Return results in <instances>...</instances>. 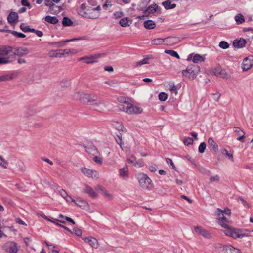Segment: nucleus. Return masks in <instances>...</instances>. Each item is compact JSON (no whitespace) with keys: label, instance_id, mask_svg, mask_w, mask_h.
<instances>
[{"label":"nucleus","instance_id":"obj_1","mask_svg":"<svg viewBox=\"0 0 253 253\" xmlns=\"http://www.w3.org/2000/svg\"><path fill=\"white\" fill-rule=\"evenodd\" d=\"M87 99L86 101V105L90 106L94 110L102 112L106 107L105 101L98 98L97 96L90 94Z\"/></svg>","mask_w":253,"mask_h":253},{"label":"nucleus","instance_id":"obj_2","mask_svg":"<svg viewBox=\"0 0 253 253\" xmlns=\"http://www.w3.org/2000/svg\"><path fill=\"white\" fill-rule=\"evenodd\" d=\"M135 177L142 189L149 190L153 187V182L147 174L144 173H138L135 174Z\"/></svg>","mask_w":253,"mask_h":253},{"label":"nucleus","instance_id":"obj_3","mask_svg":"<svg viewBox=\"0 0 253 253\" xmlns=\"http://www.w3.org/2000/svg\"><path fill=\"white\" fill-rule=\"evenodd\" d=\"M200 71V68L199 66L191 64L188 66L185 70L182 71V74L189 79L193 80L196 78Z\"/></svg>","mask_w":253,"mask_h":253},{"label":"nucleus","instance_id":"obj_4","mask_svg":"<svg viewBox=\"0 0 253 253\" xmlns=\"http://www.w3.org/2000/svg\"><path fill=\"white\" fill-rule=\"evenodd\" d=\"M11 52H12V48L10 46L0 48V65L9 62L8 55Z\"/></svg>","mask_w":253,"mask_h":253},{"label":"nucleus","instance_id":"obj_5","mask_svg":"<svg viewBox=\"0 0 253 253\" xmlns=\"http://www.w3.org/2000/svg\"><path fill=\"white\" fill-rule=\"evenodd\" d=\"M216 215L217 216V218L216 219L217 222L223 228L227 227L228 226V221L224 216L223 211L217 208L216 212Z\"/></svg>","mask_w":253,"mask_h":253},{"label":"nucleus","instance_id":"obj_6","mask_svg":"<svg viewBox=\"0 0 253 253\" xmlns=\"http://www.w3.org/2000/svg\"><path fill=\"white\" fill-rule=\"evenodd\" d=\"M81 171L86 177L92 179H98L99 178V173L97 171L90 169L86 168H81Z\"/></svg>","mask_w":253,"mask_h":253},{"label":"nucleus","instance_id":"obj_7","mask_svg":"<svg viewBox=\"0 0 253 253\" xmlns=\"http://www.w3.org/2000/svg\"><path fill=\"white\" fill-rule=\"evenodd\" d=\"M104 55L105 54L104 53H98L90 56H84L81 57L79 58L78 60L81 61L84 60H85V62L86 64H91L97 62L98 59Z\"/></svg>","mask_w":253,"mask_h":253},{"label":"nucleus","instance_id":"obj_8","mask_svg":"<svg viewBox=\"0 0 253 253\" xmlns=\"http://www.w3.org/2000/svg\"><path fill=\"white\" fill-rule=\"evenodd\" d=\"M90 94H85L82 92H75L72 95V98L75 100H80L86 104V101L88 100V96Z\"/></svg>","mask_w":253,"mask_h":253},{"label":"nucleus","instance_id":"obj_9","mask_svg":"<svg viewBox=\"0 0 253 253\" xmlns=\"http://www.w3.org/2000/svg\"><path fill=\"white\" fill-rule=\"evenodd\" d=\"M253 66V57L249 56L245 58L242 64V68L243 71H247Z\"/></svg>","mask_w":253,"mask_h":253},{"label":"nucleus","instance_id":"obj_10","mask_svg":"<svg viewBox=\"0 0 253 253\" xmlns=\"http://www.w3.org/2000/svg\"><path fill=\"white\" fill-rule=\"evenodd\" d=\"M129 163L131 164L136 168H140L144 166V162L142 159H137L134 155H131L127 158Z\"/></svg>","mask_w":253,"mask_h":253},{"label":"nucleus","instance_id":"obj_11","mask_svg":"<svg viewBox=\"0 0 253 253\" xmlns=\"http://www.w3.org/2000/svg\"><path fill=\"white\" fill-rule=\"evenodd\" d=\"M12 51L15 55L18 56H23L29 52L27 48L22 47L14 48Z\"/></svg>","mask_w":253,"mask_h":253},{"label":"nucleus","instance_id":"obj_12","mask_svg":"<svg viewBox=\"0 0 253 253\" xmlns=\"http://www.w3.org/2000/svg\"><path fill=\"white\" fill-rule=\"evenodd\" d=\"M5 249L9 252L12 253H16L18 251L17 245L13 242H9L4 245Z\"/></svg>","mask_w":253,"mask_h":253},{"label":"nucleus","instance_id":"obj_13","mask_svg":"<svg viewBox=\"0 0 253 253\" xmlns=\"http://www.w3.org/2000/svg\"><path fill=\"white\" fill-rule=\"evenodd\" d=\"M195 231L197 234L203 237L209 239L211 237L210 233L201 226H196L194 228Z\"/></svg>","mask_w":253,"mask_h":253},{"label":"nucleus","instance_id":"obj_14","mask_svg":"<svg viewBox=\"0 0 253 253\" xmlns=\"http://www.w3.org/2000/svg\"><path fill=\"white\" fill-rule=\"evenodd\" d=\"M83 15L84 13H82ZM100 16V12L94 11V9H92V7H90L89 11H88V13L84 14V17L88 19H97Z\"/></svg>","mask_w":253,"mask_h":253},{"label":"nucleus","instance_id":"obj_15","mask_svg":"<svg viewBox=\"0 0 253 253\" xmlns=\"http://www.w3.org/2000/svg\"><path fill=\"white\" fill-rule=\"evenodd\" d=\"M223 253H241L238 249L235 248L231 245H226L223 247Z\"/></svg>","mask_w":253,"mask_h":253},{"label":"nucleus","instance_id":"obj_16","mask_svg":"<svg viewBox=\"0 0 253 253\" xmlns=\"http://www.w3.org/2000/svg\"><path fill=\"white\" fill-rule=\"evenodd\" d=\"M119 176L124 180H127L129 177V170L127 166L119 169Z\"/></svg>","mask_w":253,"mask_h":253},{"label":"nucleus","instance_id":"obj_17","mask_svg":"<svg viewBox=\"0 0 253 253\" xmlns=\"http://www.w3.org/2000/svg\"><path fill=\"white\" fill-rule=\"evenodd\" d=\"M83 192L86 193L92 198H96L97 196V193L93 190V189L89 185H85V188L83 189Z\"/></svg>","mask_w":253,"mask_h":253},{"label":"nucleus","instance_id":"obj_18","mask_svg":"<svg viewBox=\"0 0 253 253\" xmlns=\"http://www.w3.org/2000/svg\"><path fill=\"white\" fill-rule=\"evenodd\" d=\"M90 7V6H86L85 3H82L81 5L80 8L77 9V12L80 16L84 17V15H83L82 13H84V14H85V13H88V11H89Z\"/></svg>","mask_w":253,"mask_h":253},{"label":"nucleus","instance_id":"obj_19","mask_svg":"<svg viewBox=\"0 0 253 253\" xmlns=\"http://www.w3.org/2000/svg\"><path fill=\"white\" fill-rule=\"evenodd\" d=\"M246 43V41L243 38L236 39L234 40L233 42V46L237 48H243L245 46Z\"/></svg>","mask_w":253,"mask_h":253},{"label":"nucleus","instance_id":"obj_20","mask_svg":"<svg viewBox=\"0 0 253 253\" xmlns=\"http://www.w3.org/2000/svg\"><path fill=\"white\" fill-rule=\"evenodd\" d=\"M18 15L16 12H11L7 17L8 22L11 24H14L18 22Z\"/></svg>","mask_w":253,"mask_h":253},{"label":"nucleus","instance_id":"obj_21","mask_svg":"<svg viewBox=\"0 0 253 253\" xmlns=\"http://www.w3.org/2000/svg\"><path fill=\"white\" fill-rule=\"evenodd\" d=\"M83 240L86 243H88L92 247L97 248L98 246L97 240L92 237H88L83 238Z\"/></svg>","mask_w":253,"mask_h":253},{"label":"nucleus","instance_id":"obj_22","mask_svg":"<svg viewBox=\"0 0 253 253\" xmlns=\"http://www.w3.org/2000/svg\"><path fill=\"white\" fill-rule=\"evenodd\" d=\"M131 103L128 102L125 104H120L119 105V109L120 111L124 112L128 114L130 113Z\"/></svg>","mask_w":253,"mask_h":253},{"label":"nucleus","instance_id":"obj_23","mask_svg":"<svg viewBox=\"0 0 253 253\" xmlns=\"http://www.w3.org/2000/svg\"><path fill=\"white\" fill-rule=\"evenodd\" d=\"M61 10H62V8L61 6L56 5L55 4L53 3L49 7L48 11L52 14H57L59 13Z\"/></svg>","mask_w":253,"mask_h":253},{"label":"nucleus","instance_id":"obj_24","mask_svg":"<svg viewBox=\"0 0 253 253\" xmlns=\"http://www.w3.org/2000/svg\"><path fill=\"white\" fill-rule=\"evenodd\" d=\"M78 40V39L74 38V39H70V40H67L65 41H60L58 42H50L49 44L50 45H55L56 46V47H63V46H64L66 43L69 42H70L76 41Z\"/></svg>","mask_w":253,"mask_h":253},{"label":"nucleus","instance_id":"obj_25","mask_svg":"<svg viewBox=\"0 0 253 253\" xmlns=\"http://www.w3.org/2000/svg\"><path fill=\"white\" fill-rule=\"evenodd\" d=\"M130 110L129 115H138L141 114L143 111V109L140 107L133 105L131 104Z\"/></svg>","mask_w":253,"mask_h":253},{"label":"nucleus","instance_id":"obj_26","mask_svg":"<svg viewBox=\"0 0 253 253\" xmlns=\"http://www.w3.org/2000/svg\"><path fill=\"white\" fill-rule=\"evenodd\" d=\"M96 189L98 191H99V192L101 194H102L103 195H104V196H105L109 199H112V195L110 193H109L106 189H105L102 187H101L100 186H97V187H96Z\"/></svg>","mask_w":253,"mask_h":253},{"label":"nucleus","instance_id":"obj_27","mask_svg":"<svg viewBox=\"0 0 253 253\" xmlns=\"http://www.w3.org/2000/svg\"><path fill=\"white\" fill-rule=\"evenodd\" d=\"M158 5L154 3L150 5L143 12L144 14H146L147 13L149 14H152L156 11L158 9Z\"/></svg>","mask_w":253,"mask_h":253},{"label":"nucleus","instance_id":"obj_28","mask_svg":"<svg viewBox=\"0 0 253 253\" xmlns=\"http://www.w3.org/2000/svg\"><path fill=\"white\" fill-rule=\"evenodd\" d=\"M162 5L166 9H171L176 7V4L175 3H172L171 1L169 0L164 1L162 3Z\"/></svg>","mask_w":253,"mask_h":253},{"label":"nucleus","instance_id":"obj_29","mask_svg":"<svg viewBox=\"0 0 253 253\" xmlns=\"http://www.w3.org/2000/svg\"><path fill=\"white\" fill-rule=\"evenodd\" d=\"M144 26L147 29H153L156 27V24L153 21L148 20L144 22Z\"/></svg>","mask_w":253,"mask_h":253},{"label":"nucleus","instance_id":"obj_30","mask_svg":"<svg viewBox=\"0 0 253 253\" xmlns=\"http://www.w3.org/2000/svg\"><path fill=\"white\" fill-rule=\"evenodd\" d=\"M208 143L210 146L212 147L215 152L218 151V146L212 138L210 137L209 138Z\"/></svg>","mask_w":253,"mask_h":253},{"label":"nucleus","instance_id":"obj_31","mask_svg":"<svg viewBox=\"0 0 253 253\" xmlns=\"http://www.w3.org/2000/svg\"><path fill=\"white\" fill-rule=\"evenodd\" d=\"M61 52H59L60 57L65 55L74 54L77 53V51L75 49H66L64 50H61Z\"/></svg>","mask_w":253,"mask_h":253},{"label":"nucleus","instance_id":"obj_32","mask_svg":"<svg viewBox=\"0 0 253 253\" xmlns=\"http://www.w3.org/2000/svg\"><path fill=\"white\" fill-rule=\"evenodd\" d=\"M131 23L129 18L127 17L122 18L119 22L121 26L124 27L129 26Z\"/></svg>","mask_w":253,"mask_h":253},{"label":"nucleus","instance_id":"obj_33","mask_svg":"<svg viewBox=\"0 0 253 253\" xmlns=\"http://www.w3.org/2000/svg\"><path fill=\"white\" fill-rule=\"evenodd\" d=\"M244 235L241 233L239 230L233 228L231 237L233 238H242Z\"/></svg>","mask_w":253,"mask_h":253},{"label":"nucleus","instance_id":"obj_34","mask_svg":"<svg viewBox=\"0 0 253 253\" xmlns=\"http://www.w3.org/2000/svg\"><path fill=\"white\" fill-rule=\"evenodd\" d=\"M44 19L46 22L52 24H56L58 22V20L56 17L46 16Z\"/></svg>","mask_w":253,"mask_h":253},{"label":"nucleus","instance_id":"obj_35","mask_svg":"<svg viewBox=\"0 0 253 253\" xmlns=\"http://www.w3.org/2000/svg\"><path fill=\"white\" fill-rule=\"evenodd\" d=\"M235 20L237 24H241L245 22V18L242 14L239 13L235 16Z\"/></svg>","mask_w":253,"mask_h":253},{"label":"nucleus","instance_id":"obj_36","mask_svg":"<svg viewBox=\"0 0 253 253\" xmlns=\"http://www.w3.org/2000/svg\"><path fill=\"white\" fill-rule=\"evenodd\" d=\"M86 151L87 153L94 155L98 152L96 148L94 145H91L90 147H88L86 148Z\"/></svg>","mask_w":253,"mask_h":253},{"label":"nucleus","instance_id":"obj_37","mask_svg":"<svg viewBox=\"0 0 253 253\" xmlns=\"http://www.w3.org/2000/svg\"><path fill=\"white\" fill-rule=\"evenodd\" d=\"M165 39L162 38H157L151 41V43L153 45H161L164 43Z\"/></svg>","mask_w":253,"mask_h":253},{"label":"nucleus","instance_id":"obj_38","mask_svg":"<svg viewBox=\"0 0 253 253\" xmlns=\"http://www.w3.org/2000/svg\"><path fill=\"white\" fill-rule=\"evenodd\" d=\"M169 89L171 91V92L173 94H174L175 95L177 94V87L174 85L173 83H169Z\"/></svg>","mask_w":253,"mask_h":253},{"label":"nucleus","instance_id":"obj_39","mask_svg":"<svg viewBox=\"0 0 253 253\" xmlns=\"http://www.w3.org/2000/svg\"><path fill=\"white\" fill-rule=\"evenodd\" d=\"M204 61L203 57L198 54H196L193 57L192 61L194 63H198Z\"/></svg>","mask_w":253,"mask_h":253},{"label":"nucleus","instance_id":"obj_40","mask_svg":"<svg viewBox=\"0 0 253 253\" xmlns=\"http://www.w3.org/2000/svg\"><path fill=\"white\" fill-rule=\"evenodd\" d=\"M165 52L166 53H167V54H168L171 55V56L176 57L177 59H179V58H180L179 55H178L177 52L175 51H174V50H165Z\"/></svg>","mask_w":253,"mask_h":253},{"label":"nucleus","instance_id":"obj_41","mask_svg":"<svg viewBox=\"0 0 253 253\" xmlns=\"http://www.w3.org/2000/svg\"><path fill=\"white\" fill-rule=\"evenodd\" d=\"M73 24V22L68 17H64L62 21V24L64 26H69Z\"/></svg>","mask_w":253,"mask_h":253},{"label":"nucleus","instance_id":"obj_42","mask_svg":"<svg viewBox=\"0 0 253 253\" xmlns=\"http://www.w3.org/2000/svg\"><path fill=\"white\" fill-rule=\"evenodd\" d=\"M165 41L167 42V44L169 45H172L176 43L174 41L176 39L174 38H165Z\"/></svg>","mask_w":253,"mask_h":253},{"label":"nucleus","instance_id":"obj_43","mask_svg":"<svg viewBox=\"0 0 253 253\" xmlns=\"http://www.w3.org/2000/svg\"><path fill=\"white\" fill-rule=\"evenodd\" d=\"M9 32L14 35L15 36H16L19 38H25L26 37V35L22 33L18 32L15 31H12V30H9Z\"/></svg>","mask_w":253,"mask_h":253},{"label":"nucleus","instance_id":"obj_44","mask_svg":"<svg viewBox=\"0 0 253 253\" xmlns=\"http://www.w3.org/2000/svg\"><path fill=\"white\" fill-rule=\"evenodd\" d=\"M221 153L223 155H224L228 157L229 158H230L232 161H233V154L228 153V151L226 149H222Z\"/></svg>","mask_w":253,"mask_h":253},{"label":"nucleus","instance_id":"obj_45","mask_svg":"<svg viewBox=\"0 0 253 253\" xmlns=\"http://www.w3.org/2000/svg\"><path fill=\"white\" fill-rule=\"evenodd\" d=\"M115 140L116 142L120 145L121 148L123 150V147H122V134L121 133H119V134L117 135L116 137H115Z\"/></svg>","mask_w":253,"mask_h":253},{"label":"nucleus","instance_id":"obj_46","mask_svg":"<svg viewBox=\"0 0 253 253\" xmlns=\"http://www.w3.org/2000/svg\"><path fill=\"white\" fill-rule=\"evenodd\" d=\"M8 163L0 155V165L1 166L4 168L6 169L7 168Z\"/></svg>","mask_w":253,"mask_h":253},{"label":"nucleus","instance_id":"obj_47","mask_svg":"<svg viewBox=\"0 0 253 253\" xmlns=\"http://www.w3.org/2000/svg\"><path fill=\"white\" fill-rule=\"evenodd\" d=\"M12 76L9 75L0 76V82L6 81L11 80Z\"/></svg>","mask_w":253,"mask_h":253},{"label":"nucleus","instance_id":"obj_48","mask_svg":"<svg viewBox=\"0 0 253 253\" xmlns=\"http://www.w3.org/2000/svg\"><path fill=\"white\" fill-rule=\"evenodd\" d=\"M49 55L51 57H60L59 52L57 50H52L49 51Z\"/></svg>","mask_w":253,"mask_h":253},{"label":"nucleus","instance_id":"obj_49","mask_svg":"<svg viewBox=\"0 0 253 253\" xmlns=\"http://www.w3.org/2000/svg\"><path fill=\"white\" fill-rule=\"evenodd\" d=\"M149 59L148 58H146L143 59L142 60L139 61L136 63V66H141L144 64H146L149 63Z\"/></svg>","mask_w":253,"mask_h":253},{"label":"nucleus","instance_id":"obj_50","mask_svg":"<svg viewBox=\"0 0 253 253\" xmlns=\"http://www.w3.org/2000/svg\"><path fill=\"white\" fill-rule=\"evenodd\" d=\"M219 46L224 49H226L229 47V44L225 41H221L219 42Z\"/></svg>","mask_w":253,"mask_h":253},{"label":"nucleus","instance_id":"obj_51","mask_svg":"<svg viewBox=\"0 0 253 253\" xmlns=\"http://www.w3.org/2000/svg\"><path fill=\"white\" fill-rule=\"evenodd\" d=\"M223 70H221L220 68H217L214 69L213 73L217 76H221V77L224 78V76L222 75Z\"/></svg>","mask_w":253,"mask_h":253},{"label":"nucleus","instance_id":"obj_52","mask_svg":"<svg viewBox=\"0 0 253 253\" xmlns=\"http://www.w3.org/2000/svg\"><path fill=\"white\" fill-rule=\"evenodd\" d=\"M168 98V95L165 92H161L159 94V99L161 101H165Z\"/></svg>","mask_w":253,"mask_h":253},{"label":"nucleus","instance_id":"obj_53","mask_svg":"<svg viewBox=\"0 0 253 253\" xmlns=\"http://www.w3.org/2000/svg\"><path fill=\"white\" fill-rule=\"evenodd\" d=\"M206 144L205 142L201 143L198 148L199 152L203 153L206 149Z\"/></svg>","mask_w":253,"mask_h":253},{"label":"nucleus","instance_id":"obj_54","mask_svg":"<svg viewBox=\"0 0 253 253\" xmlns=\"http://www.w3.org/2000/svg\"><path fill=\"white\" fill-rule=\"evenodd\" d=\"M20 28L24 32L26 33L29 32L30 27L24 23H22L20 26Z\"/></svg>","mask_w":253,"mask_h":253},{"label":"nucleus","instance_id":"obj_55","mask_svg":"<svg viewBox=\"0 0 253 253\" xmlns=\"http://www.w3.org/2000/svg\"><path fill=\"white\" fill-rule=\"evenodd\" d=\"M183 142L186 145H189L193 143V140L190 137H187L184 139Z\"/></svg>","mask_w":253,"mask_h":253},{"label":"nucleus","instance_id":"obj_56","mask_svg":"<svg viewBox=\"0 0 253 253\" xmlns=\"http://www.w3.org/2000/svg\"><path fill=\"white\" fill-rule=\"evenodd\" d=\"M225 228L226 229L224 231L225 234L227 236L231 237L233 228L229 227V226Z\"/></svg>","mask_w":253,"mask_h":253},{"label":"nucleus","instance_id":"obj_57","mask_svg":"<svg viewBox=\"0 0 253 253\" xmlns=\"http://www.w3.org/2000/svg\"><path fill=\"white\" fill-rule=\"evenodd\" d=\"M114 126H115L116 129L118 130H123L124 127L122 124V123L117 122L115 124H114Z\"/></svg>","mask_w":253,"mask_h":253},{"label":"nucleus","instance_id":"obj_58","mask_svg":"<svg viewBox=\"0 0 253 253\" xmlns=\"http://www.w3.org/2000/svg\"><path fill=\"white\" fill-rule=\"evenodd\" d=\"M59 194L64 199L68 198V196H69L67 192L63 189L59 190Z\"/></svg>","mask_w":253,"mask_h":253},{"label":"nucleus","instance_id":"obj_59","mask_svg":"<svg viewBox=\"0 0 253 253\" xmlns=\"http://www.w3.org/2000/svg\"><path fill=\"white\" fill-rule=\"evenodd\" d=\"M51 222L54 223L55 225H56L57 226L60 227H61V228H63L64 229H65V230H66L67 231H68V232H69L70 233H71V234H73V232L70 230L68 228H67V227L66 226H64L60 224H59V223H57V222H55V221H51Z\"/></svg>","mask_w":253,"mask_h":253},{"label":"nucleus","instance_id":"obj_60","mask_svg":"<svg viewBox=\"0 0 253 253\" xmlns=\"http://www.w3.org/2000/svg\"><path fill=\"white\" fill-rule=\"evenodd\" d=\"M234 131L238 135H241L242 133H245V132L240 127H235L234 128Z\"/></svg>","mask_w":253,"mask_h":253},{"label":"nucleus","instance_id":"obj_61","mask_svg":"<svg viewBox=\"0 0 253 253\" xmlns=\"http://www.w3.org/2000/svg\"><path fill=\"white\" fill-rule=\"evenodd\" d=\"M75 204L80 207H85L87 205L86 201L84 200H80L78 203L75 202Z\"/></svg>","mask_w":253,"mask_h":253},{"label":"nucleus","instance_id":"obj_62","mask_svg":"<svg viewBox=\"0 0 253 253\" xmlns=\"http://www.w3.org/2000/svg\"><path fill=\"white\" fill-rule=\"evenodd\" d=\"M219 176L217 175H216L214 176H212L210 178V183H212L214 181L218 182L219 181Z\"/></svg>","mask_w":253,"mask_h":253},{"label":"nucleus","instance_id":"obj_63","mask_svg":"<svg viewBox=\"0 0 253 253\" xmlns=\"http://www.w3.org/2000/svg\"><path fill=\"white\" fill-rule=\"evenodd\" d=\"M104 84L111 87H115L116 85V83L113 81H106Z\"/></svg>","mask_w":253,"mask_h":253},{"label":"nucleus","instance_id":"obj_64","mask_svg":"<svg viewBox=\"0 0 253 253\" xmlns=\"http://www.w3.org/2000/svg\"><path fill=\"white\" fill-rule=\"evenodd\" d=\"M73 231H74L75 234L77 236H81L82 235V232L81 230H80V229H79L78 228H74L73 229Z\"/></svg>","mask_w":253,"mask_h":253}]
</instances>
